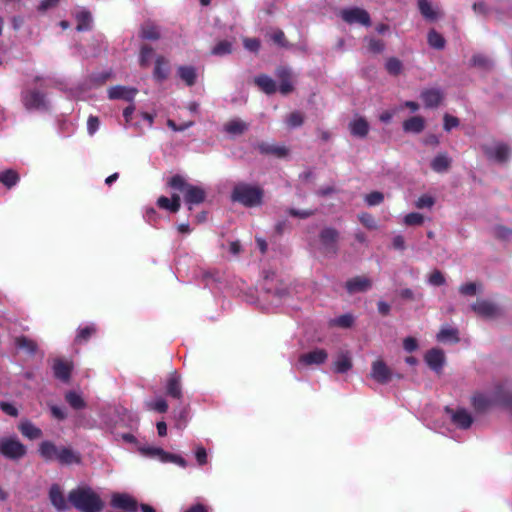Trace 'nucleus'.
Instances as JSON below:
<instances>
[{
    "label": "nucleus",
    "instance_id": "46",
    "mask_svg": "<svg viewBox=\"0 0 512 512\" xmlns=\"http://www.w3.org/2000/svg\"><path fill=\"white\" fill-rule=\"evenodd\" d=\"M303 122H304V116L299 111L291 112L286 117V123H287L288 127H290V128L299 127L303 124Z\"/></svg>",
    "mask_w": 512,
    "mask_h": 512
},
{
    "label": "nucleus",
    "instance_id": "62",
    "mask_svg": "<svg viewBox=\"0 0 512 512\" xmlns=\"http://www.w3.org/2000/svg\"><path fill=\"white\" fill-rule=\"evenodd\" d=\"M288 213L293 217H299L302 219H306L314 214L313 210L307 209V210H297V209H290Z\"/></svg>",
    "mask_w": 512,
    "mask_h": 512
},
{
    "label": "nucleus",
    "instance_id": "23",
    "mask_svg": "<svg viewBox=\"0 0 512 512\" xmlns=\"http://www.w3.org/2000/svg\"><path fill=\"white\" fill-rule=\"evenodd\" d=\"M59 447L51 441H43L39 445V454L45 461H56Z\"/></svg>",
    "mask_w": 512,
    "mask_h": 512
},
{
    "label": "nucleus",
    "instance_id": "52",
    "mask_svg": "<svg viewBox=\"0 0 512 512\" xmlns=\"http://www.w3.org/2000/svg\"><path fill=\"white\" fill-rule=\"evenodd\" d=\"M435 203V199L430 195H422L415 202V206L419 209L431 208Z\"/></svg>",
    "mask_w": 512,
    "mask_h": 512
},
{
    "label": "nucleus",
    "instance_id": "20",
    "mask_svg": "<svg viewBox=\"0 0 512 512\" xmlns=\"http://www.w3.org/2000/svg\"><path fill=\"white\" fill-rule=\"evenodd\" d=\"M420 97L426 107L435 108L441 103L443 94L438 89H427L421 93Z\"/></svg>",
    "mask_w": 512,
    "mask_h": 512
},
{
    "label": "nucleus",
    "instance_id": "57",
    "mask_svg": "<svg viewBox=\"0 0 512 512\" xmlns=\"http://www.w3.org/2000/svg\"><path fill=\"white\" fill-rule=\"evenodd\" d=\"M243 45L251 52H258L260 49V41L257 38H244Z\"/></svg>",
    "mask_w": 512,
    "mask_h": 512
},
{
    "label": "nucleus",
    "instance_id": "34",
    "mask_svg": "<svg viewBox=\"0 0 512 512\" xmlns=\"http://www.w3.org/2000/svg\"><path fill=\"white\" fill-rule=\"evenodd\" d=\"M255 83L267 94H272L276 91L275 81L267 75H260L256 77Z\"/></svg>",
    "mask_w": 512,
    "mask_h": 512
},
{
    "label": "nucleus",
    "instance_id": "29",
    "mask_svg": "<svg viewBox=\"0 0 512 512\" xmlns=\"http://www.w3.org/2000/svg\"><path fill=\"white\" fill-rule=\"evenodd\" d=\"M20 432L28 439L35 440L42 437V430L30 421H23L19 425Z\"/></svg>",
    "mask_w": 512,
    "mask_h": 512
},
{
    "label": "nucleus",
    "instance_id": "12",
    "mask_svg": "<svg viewBox=\"0 0 512 512\" xmlns=\"http://www.w3.org/2000/svg\"><path fill=\"white\" fill-rule=\"evenodd\" d=\"M370 376L376 382L386 384L391 380L392 372L382 360H376L372 363Z\"/></svg>",
    "mask_w": 512,
    "mask_h": 512
},
{
    "label": "nucleus",
    "instance_id": "56",
    "mask_svg": "<svg viewBox=\"0 0 512 512\" xmlns=\"http://www.w3.org/2000/svg\"><path fill=\"white\" fill-rule=\"evenodd\" d=\"M152 56H153V49L151 47L144 46L141 49V53H140L141 66H143V67L148 66Z\"/></svg>",
    "mask_w": 512,
    "mask_h": 512
},
{
    "label": "nucleus",
    "instance_id": "36",
    "mask_svg": "<svg viewBox=\"0 0 512 512\" xmlns=\"http://www.w3.org/2000/svg\"><path fill=\"white\" fill-rule=\"evenodd\" d=\"M14 343L18 348L31 354L35 353L37 350V344L32 339L25 336L16 337Z\"/></svg>",
    "mask_w": 512,
    "mask_h": 512
},
{
    "label": "nucleus",
    "instance_id": "63",
    "mask_svg": "<svg viewBox=\"0 0 512 512\" xmlns=\"http://www.w3.org/2000/svg\"><path fill=\"white\" fill-rule=\"evenodd\" d=\"M50 411L52 416L58 420H64L67 417L65 410L56 405L50 406Z\"/></svg>",
    "mask_w": 512,
    "mask_h": 512
},
{
    "label": "nucleus",
    "instance_id": "54",
    "mask_svg": "<svg viewBox=\"0 0 512 512\" xmlns=\"http://www.w3.org/2000/svg\"><path fill=\"white\" fill-rule=\"evenodd\" d=\"M429 284L441 286L445 284V277L439 270H434L428 277Z\"/></svg>",
    "mask_w": 512,
    "mask_h": 512
},
{
    "label": "nucleus",
    "instance_id": "31",
    "mask_svg": "<svg viewBox=\"0 0 512 512\" xmlns=\"http://www.w3.org/2000/svg\"><path fill=\"white\" fill-rule=\"evenodd\" d=\"M451 419L455 425L460 428H468L472 423L470 414L463 409L457 410L451 414Z\"/></svg>",
    "mask_w": 512,
    "mask_h": 512
},
{
    "label": "nucleus",
    "instance_id": "21",
    "mask_svg": "<svg viewBox=\"0 0 512 512\" xmlns=\"http://www.w3.org/2000/svg\"><path fill=\"white\" fill-rule=\"evenodd\" d=\"M49 498L52 505L60 511L67 510L69 508L64 495L58 485H53L49 491Z\"/></svg>",
    "mask_w": 512,
    "mask_h": 512
},
{
    "label": "nucleus",
    "instance_id": "45",
    "mask_svg": "<svg viewBox=\"0 0 512 512\" xmlns=\"http://www.w3.org/2000/svg\"><path fill=\"white\" fill-rule=\"evenodd\" d=\"M428 43L433 48L442 49L445 45V40L438 32L431 30L428 33Z\"/></svg>",
    "mask_w": 512,
    "mask_h": 512
},
{
    "label": "nucleus",
    "instance_id": "35",
    "mask_svg": "<svg viewBox=\"0 0 512 512\" xmlns=\"http://www.w3.org/2000/svg\"><path fill=\"white\" fill-rule=\"evenodd\" d=\"M471 64L482 71H488L493 67V61L486 55L476 54L471 59Z\"/></svg>",
    "mask_w": 512,
    "mask_h": 512
},
{
    "label": "nucleus",
    "instance_id": "19",
    "mask_svg": "<svg viewBox=\"0 0 512 512\" xmlns=\"http://www.w3.org/2000/svg\"><path fill=\"white\" fill-rule=\"evenodd\" d=\"M495 402L492 395L486 393H475L472 397V405L475 410L484 412L489 409Z\"/></svg>",
    "mask_w": 512,
    "mask_h": 512
},
{
    "label": "nucleus",
    "instance_id": "47",
    "mask_svg": "<svg viewBox=\"0 0 512 512\" xmlns=\"http://www.w3.org/2000/svg\"><path fill=\"white\" fill-rule=\"evenodd\" d=\"M404 224L408 226H419L422 225L424 222V217L420 213H409L407 214L403 219Z\"/></svg>",
    "mask_w": 512,
    "mask_h": 512
},
{
    "label": "nucleus",
    "instance_id": "27",
    "mask_svg": "<svg viewBox=\"0 0 512 512\" xmlns=\"http://www.w3.org/2000/svg\"><path fill=\"white\" fill-rule=\"evenodd\" d=\"M72 370V365L69 362H64L62 360H55L53 364V371L56 378L67 382L70 378V373Z\"/></svg>",
    "mask_w": 512,
    "mask_h": 512
},
{
    "label": "nucleus",
    "instance_id": "59",
    "mask_svg": "<svg viewBox=\"0 0 512 512\" xmlns=\"http://www.w3.org/2000/svg\"><path fill=\"white\" fill-rule=\"evenodd\" d=\"M459 125V120L454 117V116H451L449 114H446L444 116V129L446 131H450L451 129L457 127Z\"/></svg>",
    "mask_w": 512,
    "mask_h": 512
},
{
    "label": "nucleus",
    "instance_id": "26",
    "mask_svg": "<svg viewBox=\"0 0 512 512\" xmlns=\"http://www.w3.org/2000/svg\"><path fill=\"white\" fill-rule=\"evenodd\" d=\"M425 129V120L421 116H413L403 122V130L407 133H421Z\"/></svg>",
    "mask_w": 512,
    "mask_h": 512
},
{
    "label": "nucleus",
    "instance_id": "32",
    "mask_svg": "<svg viewBox=\"0 0 512 512\" xmlns=\"http://www.w3.org/2000/svg\"><path fill=\"white\" fill-rule=\"evenodd\" d=\"M321 241L323 245L328 249L334 251V245L338 238V233L336 230L331 228H326L321 232L320 235Z\"/></svg>",
    "mask_w": 512,
    "mask_h": 512
},
{
    "label": "nucleus",
    "instance_id": "30",
    "mask_svg": "<svg viewBox=\"0 0 512 512\" xmlns=\"http://www.w3.org/2000/svg\"><path fill=\"white\" fill-rule=\"evenodd\" d=\"M437 340L443 343H457L459 341L458 330L449 326H443L437 334Z\"/></svg>",
    "mask_w": 512,
    "mask_h": 512
},
{
    "label": "nucleus",
    "instance_id": "33",
    "mask_svg": "<svg viewBox=\"0 0 512 512\" xmlns=\"http://www.w3.org/2000/svg\"><path fill=\"white\" fill-rule=\"evenodd\" d=\"M178 75L188 86H192L196 82L197 74L192 66H180Z\"/></svg>",
    "mask_w": 512,
    "mask_h": 512
},
{
    "label": "nucleus",
    "instance_id": "37",
    "mask_svg": "<svg viewBox=\"0 0 512 512\" xmlns=\"http://www.w3.org/2000/svg\"><path fill=\"white\" fill-rule=\"evenodd\" d=\"M169 72L168 62L163 57L156 59L154 77L158 80H164L167 78Z\"/></svg>",
    "mask_w": 512,
    "mask_h": 512
},
{
    "label": "nucleus",
    "instance_id": "49",
    "mask_svg": "<svg viewBox=\"0 0 512 512\" xmlns=\"http://www.w3.org/2000/svg\"><path fill=\"white\" fill-rule=\"evenodd\" d=\"M386 69L392 75H398L402 71V63L397 58H389L386 62Z\"/></svg>",
    "mask_w": 512,
    "mask_h": 512
},
{
    "label": "nucleus",
    "instance_id": "42",
    "mask_svg": "<svg viewBox=\"0 0 512 512\" xmlns=\"http://www.w3.org/2000/svg\"><path fill=\"white\" fill-rule=\"evenodd\" d=\"M67 403L74 409H82L85 407V402L80 394L69 391L65 395Z\"/></svg>",
    "mask_w": 512,
    "mask_h": 512
},
{
    "label": "nucleus",
    "instance_id": "58",
    "mask_svg": "<svg viewBox=\"0 0 512 512\" xmlns=\"http://www.w3.org/2000/svg\"><path fill=\"white\" fill-rule=\"evenodd\" d=\"M368 49L373 53H380L384 49V43L377 39L368 40Z\"/></svg>",
    "mask_w": 512,
    "mask_h": 512
},
{
    "label": "nucleus",
    "instance_id": "48",
    "mask_svg": "<svg viewBox=\"0 0 512 512\" xmlns=\"http://www.w3.org/2000/svg\"><path fill=\"white\" fill-rule=\"evenodd\" d=\"M353 322H354V317L351 314H344L338 318L333 319L331 321V324L334 326L349 328L352 326Z\"/></svg>",
    "mask_w": 512,
    "mask_h": 512
},
{
    "label": "nucleus",
    "instance_id": "8",
    "mask_svg": "<svg viewBox=\"0 0 512 512\" xmlns=\"http://www.w3.org/2000/svg\"><path fill=\"white\" fill-rule=\"evenodd\" d=\"M471 310L478 316L491 319L499 315V307L491 301L480 299L470 306Z\"/></svg>",
    "mask_w": 512,
    "mask_h": 512
},
{
    "label": "nucleus",
    "instance_id": "24",
    "mask_svg": "<svg viewBox=\"0 0 512 512\" xmlns=\"http://www.w3.org/2000/svg\"><path fill=\"white\" fill-rule=\"evenodd\" d=\"M56 461L64 465L80 462V455L69 447L59 446V453Z\"/></svg>",
    "mask_w": 512,
    "mask_h": 512
},
{
    "label": "nucleus",
    "instance_id": "6",
    "mask_svg": "<svg viewBox=\"0 0 512 512\" xmlns=\"http://www.w3.org/2000/svg\"><path fill=\"white\" fill-rule=\"evenodd\" d=\"M340 17L350 25L361 24L363 26H369L371 24L368 12L359 7L343 9L340 12Z\"/></svg>",
    "mask_w": 512,
    "mask_h": 512
},
{
    "label": "nucleus",
    "instance_id": "15",
    "mask_svg": "<svg viewBox=\"0 0 512 512\" xmlns=\"http://www.w3.org/2000/svg\"><path fill=\"white\" fill-rule=\"evenodd\" d=\"M427 365L434 371L439 372L445 363V354L438 348H433L425 354Z\"/></svg>",
    "mask_w": 512,
    "mask_h": 512
},
{
    "label": "nucleus",
    "instance_id": "2",
    "mask_svg": "<svg viewBox=\"0 0 512 512\" xmlns=\"http://www.w3.org/2000/svg\"><path fill=\"white\" fill-rule=\"evenodd\" d=\"M263 195L264 192L260 187L239 183L233 188L231 199L246 207H257L262 204Z\"/></svg>",
    "mask_w": 512,
    "mask_h": 512
},
{
    "label": "nucleus",
    "instance_id": "17",
    "mask_svg": "<svg viewBox=\"0 0 512 512\" xmlns=\"http://www.w3.org/2000/svg\"><path fill=\"white\" fill-rule=\"evenodd\" d=\"M138 90L133 87L114 86L108 90L110 99H121L125 101H132L136 96Z\"/></svg>",
    "mask_w": 512,
    "mask_h": 512
},
{
    "label": "nucleus",
    "instance_id": "22",
    "mask_svg": "<svg viewBox=\"0 0 512 512\" xmlns=\"http://www.w3.org/2000/svg\"><path fill=\"white\" fill-rule=\"evenodd\" d=\"M166 391L169 396H172L177 399L181 398V377L176 372H173L169 375L166 384Z\"/></svg>",
    "mask_w": 512,
    "mask_h": 512
},
{
    "label": "nucleus",
    "instance_id": "10",
    "mask_svg": "<svg viewBox=\"0 0 512 512\" xmlns=\"http://www.w3.org/2000/svg\"><path fill=\"white\" fill-rule=\"evenodd\" d=\"M328 358V354L323 349H315L313 351L302 354L298 360V367L303 368L310 365H320Z\"/></svg>",
    "mask_w": 512,
    "mask_h": 512
},
{
    "label": "nucleus",
    "instance_id": "41",
    "mask_svg": "<svg viewBox=\"0 0 512 512\" xmlns=\"http://www.w3.org/2000/svg\"><path fill=\"white\" fill-rule=\"evenodd\" d=\"M76 20H77L76 29L78 31H84V30H88L90 28L92 17L89 12L80 11L76 14Z\"/></svg>",
    "mask_w": 512,
    "mask_h": 512
},
{
    "label": "nucleus",
    "instance_id": "38",
    "mask_svg": "<svg viewBox=\"0 0 512 512\" xmlns=\"http://www.w3.org/2000/svg\"><path fill=\"white\" fill-rule=\"evenodd\" d=\"M352 367L351 358L347 354H341L334 362V370L337 373H344Z\"/></svg>",
    "mask_w": 512,
    "mask_h": 512
},
{
    "label": "nucleus",
    "instance_id": "14",
    "mask_svg": "<svg viewBox=\"0 0 512 512\" xmlns=\"http://www.w3.org/2000/svg\"><path fill=\"white\" fill-rule=\"evenodd\" d=\"M276 76L280 80L279 91L287 95L294 90L293 75L289 68L280 67L276 70Z\"/></svg>",
    "mask_w": 512,
    "mask_h": 512
},
{
    "label": "nucleus",
    "instance_id": "60",
    "mask_svg": "<svg viewBox=\"0 0 512 512\" xmlns=\"http://www.w3.org/2000/svg\"><path fill=\"white\" fill-rule=\"evenodd\" d=\"M403 348L407 351V352H413L415 351L417 348H418V342L415 338L413 337H406L404 340H403Z\"/></svg>",
    "mask_w": 512,
    "mask_h": 512
},
{
    "label": "nucleus",
    "instance_id": "43",
    "mask_svg": "<svg viewBox=\"0 0 512 512\" xmlns=\"http://www.w3.org/2000/svg\"><path fill=\"white\" fill-rule=\"evenodd\" d=\"M232 52V42L227 40H222L218 42L213 49L211 50V53L215 56H224L227 54H230Z\"/></svg>",
    "mask_w": 512,
    "mask_h": 512
},
{
    "label": "nucleus",
    "instance_id": "13",
    "mask_svg": "<svg viewBox=\"0 0 512 512\" xmlns=\"http://www.w3.org/2000/svg\"><path fill=\"white\" fill-rule=\"evenodd\" d=\"M372 287V280L366 276H356L346 281L345 288L349 294L368 291Z\"/></svg>",
    "mask_w": 512,
    "mask_h": 512
},
{
    "label": "nucleus",
    "instance_id": "9",
    "mask_svg": "<svg viewBox=\"0 0 512 512\" xmlns=\"http://www.w3.org/2000/svg\"><path fill=\"white\" fill-rule=\"evenodd\" d=\"M111 505L116 509H122L127 512H136L138 508L137 501L127 493L112 494Z\"/></svg>",
    "mask_w": 512,
    "mask_h": 512
},
{
    "label": "nucleus",
    "instance_id": "64",
    "mask_svg": "<svg viewBox=\"0 0 512 512\" xmlns=\"http://www.w3.org/2000/svg\"><path fill=\"white\" fill-rule=\"evenodd\" d=\"M99 128V119L95 116H90L87 121V129L90 135L94 134Z\"/></svg>",
    "mask_w": 512,
    "mask_h": 512
},
{
    "label": "nucleus",
    "instance_id": "1",
    "mask_svg": "<svg viewBox=\"0 0 512 512\" xmlns=\"http://www.w3.org/2000/svg\"><path fill=\"white\" fill-rule=\"evenodd\" d=\"M68 499L81 512H102L105 505L101 497L88 486L71 490Z\"/></svg>",
    "mask_w": 512,
    "mask_h": 512
},
{
    "label": "nucleus",
    "instance_id": "55",
    "mask_svg": "<svg viewBox=\"0 0 512 512\" xmlns=\"http://www.w3.org/2000/svg\"><path fill=\"white\" fill-rule=\"evenodd\" d=\"M360 222L369 229H378L377 221L368 213H363L359 216Z\"/></svg>",
    "mask_w": 512,
    "mask_h": 512
},
{
    "label": "nucleus",
    "instance_id": "7",
    "mask_svg": "<svg viewBox=\"0 0 512 512\" xmlns=\"http://www.w3.org/2000/svg\"><path fill=\"white\" fill-rule=\"evenodd\" d=\"M141 452L144 455L159 458V460L162 462H172L181 467H186V465H187L186 460L184 458H182L181 456L175 455V454H170L161 448L144 447V448H141Z\"/></svg>",
    "mask_w": 512,
    "mask_h": 512
},
{
    "label": "nucleus",
    "instance_id": "28",
    "mask_svg": "<svg viewBox=\"0 0 512 512\" xmlns=\"http://www.w3.org/2000/svg\"><path fill=\"white\" fill-rule=\"evenodd\" d=\"M248 127L249 125L245 121L241 119H232L224 125V130L232 136H238L247 131Z\"/></svg>",
    "mask_w": 512,
    "mask_h": 512
},
{
    "label": "nucleus",
    "instance_id": "25",
    "mask_svg": "<svg viewBox=\"0 0 512 512\" xmlns=\"http://www.w3.org/2000/svg\"><path fill=\"white\" fill-rule=\"evenodd\" d=\"M258 149L261 153L271 154L278 158L286 157L289 153V150L286 146L270 143H261L258 145Z\"/></svg>",
    "mask_w": 512,
    "mask_h": 512
},
{
    "label": "nucleus",
    "instance_id": "44",
    "mask_svg": "<svg viewBox=\"0 0 512 512\" xmlns=\"http://www.w3.org/2000/svg\"><path fill=\"white\" fill-rule=\"evenodd\" d=\"M18 180L19 176L14 170H7L0 174V182L7 187L14 186Z\"/></svg>",
    "mask_w": 512,
    "mask_h": 512
},
{
    "label": "nucleus",
    "instance_id": "40",
    "mask_svg": "<svg viewBox=\"0 0 512 512\" xmlns=\"http://www.w3.org/2000/svg\"><path fill=\"white\" fill-rule=\"evenodd\" d=\"M418 7L421 14L428 20H435L438 17L437 12L433 9L428 0H418Z\"/></svg>",
    "mask_w": 512,
    "mask_h": 512
},
{
    "label": "nucleus",
    "instance_id": "39",
    "mask_svg": "<svg viewBox=\"0 0 512 512\" xmlns=\"http://www.w3.org/2000/svg\"><path fill=\"white\" fill-rule=\"evenodd\" d=\"M140 36L148 40H157L160 37L157 26L152 23H146L142 26Z\"/></svg>",
    "mask_w": 512,
    "mask_h": 512
},
{
    "label": "nucleus",
    "instance_id": "5",
    "mask_svg": "<svg viewBox=\"0 0 512 512\" xmlns=\"http://www.w3.org/2000/svg\"><path fill=\"white\" fill-rule=\"evenodd\" d=\"M0 453L10 459H20L26 454V447L16 438H0Z\"/></svg>",
    "mask_w": 512,
    "mask_h": 512
},
{
    "label": "nucleus",
    "instance_id": "51",
    "mask_svg": "<svg viewBox=\"0 0 512 512\" xmlns=\"http://www.w3.org/2000/svg\"><path fill=\"white\" fill-rule=\"evenodd\" d=\"M479 287H480L479 285H477L476 283H473V282L465 283L459 287V292L462 295L474 296L477 294Z\"/></svg>",
    "mask_w": 512,
    "mask_h": 512
},
{
    "label": "nucleus",
    "instance_id": "61",
    "mask_svg": "<svg viewBox=\"0 0 512 512\" xmlns=\"http://www.w3.org/2000/svg\"><path fill=\"white\" fill-rule=\"evenodd\" d=\"M95 332L94 326H87L78 332L77 340L86 341Z\"/></svg>",
    "mask_w": 512,
    "mask_h": 512
},
{
    "label": "nucleus",
    "instance_id": "18",
    "mask_svg": "<svg viewBox=\"0 0 512 512\" xmlns=\"http://www.w3.org/2000/svg\"><path fill=\"white\" fill-rule=\"evenodd\" d=\"M451 163V157L446 152H440L431 160L430 166L434 172L445 173L449 170Z\"/></svg>",
    "mask_w": 512,
    "mask_h": 512
},
{
    "label": "nucleus",
    "instance_id": "16",
    "mask_svg": "<svg viewBox=\"0 0 512 512\" xmlns=\"http://www.w3.org/2000/svg\"><path fill=\"white\" fill-rule=\"evenodd\" d=\"M348 127L350 133L358 138H365L368 135L370 128L366 119L361 116L354 117L349 122Z\"/></svg>",
    "mask_w": 512,
    "mask_h": 512
},
{
    "label": "nucleus",
    "instance_id": "11",
    "mask_svg": "<svg viewBox=\"0 0 512 512\" xmlns=\"http://www.w3.org/2000/svg\"><path fill=\"white\" fill-rule=\"evenodd\" d=\"M22 102L28 110L44 109L47 106L44 95L34 90L25 91L22 95Z\"/></svg>",
    "mask_w": 512,
    "mask_h": 512
},
{
    "label": "nucleus",
    "instance_id": "4",
    "mask_svg": "<svg viewBox=\"0 0 512 512\" xmlns=\"http://www.w3.org/2000/svg\"><path fill=\"white\" fill-rule=\"evenodd\" d=\"M485 156L494 162L503 163L510 157L511 151L507 144L490 140L481 146Z\"/></svg>",
    "mask_w": 512,
    "mask_h": 512
},
{
    "label": "nucleus",
    "instance_id": "50",
    "mask_svg": "<svg viewBox=\"0 0 512 512\" xmlns=\"http://www.w3.org/2000/svg\"><path fill=\"white\" fill-rule=\"evenodd\" d=\"M147 408L155 410L160 413H164L168 409V404L163 398H157L154 402H147Z\"/></svg>",
    "mask_w": 512,
    "mask_h": 512
},
{
    "label": "nucleus",
    "instance_id": "53",
    "mask_svg": "<svg viewBox=\"0 0 512 512\" xmlns=\"http://www.w3.org/2000/svg\"><path fill=\"white\" fill-rule=\"evenodd\" d=\"M384 195L381 192L374 191L365 197V201L369 206H376L382 203Z\"/></svg>",
    "mask_w": 512,
    "mask_h": 512
},
{
    "label": "nucleus",
    "instance_id": "3",
    "mask_svg": "<svg viewBox=\"0 0 512 512\" xmlns=\"http://www.w3.org/2000/svg\"><path fill=\"white\" fill-rule=\"evenodd\" d=\"M169 185L172 188L182 191L184 193V199L189 205L200 204L205 199V191L201 187L186 183L184 178L180 175L173 176L169 181Z\"/></svg>",
    "mask_w": 512,
    "mask_h": 512
}]
</instances>
